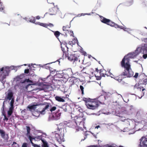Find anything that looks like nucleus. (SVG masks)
<instances>
[{
    "label": "nucleus",
    "mask_w": 147,
    "mask_h": 147,
    "mask_svg": "<svg viewBox=\"0 0 147 147\" xmlns=\"http://www.w3.org/2000/svg\"><path fill=\"white\" fill-rule=\"evenodd\" d=\"M125 56L121 62V65L122 67L125 68L124 72H123L119 76L115 77L113 78L119 82H121L122 80L125 78V76L127 77H130L134 75V72L131 71V66L129 63L130 59Z\"/></svg>",
    "instance_id": "1"
},
{
    "label": "nucleus",
    "mask_w": 147,
    "mask_h": 147,
    "mask_svg": "<svg viewBox=\"0 0 147 147\" xmlns=\"http://www.w3.org/2000/svg\"><path fill=\"white\" fill-rule=\"evenodd\" d=\"M140 52L143 54V57L144 59L147 58V43L144 44L140 47L137 48L134 52L129 53L125 56H127V57L130 59V58H134Z\"/></svg>",
    "instance_id": "2"
},
{
    "label": "nucleus",
    "mask_w": 147,
    "mask_h": 147,
    "mask_svg": "<svg viewBox=\"0 0 147 147\" xmlns=\"http://www.w3.org/2000/svg\"><path fill=\"white\" fill-rule=\"evenodd\" d=\"M83 100L88 109L94 110L98 108L101 102L96 99H93L89 98L83 97Z\"/></svg>",
    "instance_id": "3"
},
{
    "label": "nucleus",
    "mask_w": 147,
    "mask_h": 147,
    "mask_svg": "<svg viewBox=\"0 0 147 147\" xmlns=\"http://www.w3.org/2000/svg\"><path fill=\"white\" fill-rule=\"evenodd\" d=\"M56 109V107H52V105L50 103H47L45 106H42V107H41L38 109L37 111L40 114L44 115L45 113L46 110H50V111L52 112Z\"/></svg>",
    "instance_id": "4"
},
{
    "label": "nucleus",
    "mask_w": 147,
    "mask_h": 147,
    "mask_svg": "<svg viewBox=\"0 0 147 147\" xmlns=\"http://www.w3.org/2000/svg\"><path fill=\"white\" fill-rule=\"evenodd\" d=\"M134 89H136V93L140 98L144 96L146 90L142 86L141 84H136L134 86Z\"/></svg>",
    "instance_id": "5"
},
{
    "label": "nucleus",
    "mask_w": 147,
    "mask_h": 147,
    "mask_svg": "<svg viewBox=\"0 0 147 147\" xmlns=\"http://www.w3.org/2000/svg\"><path fill=\"white\" fill-rule=\"evenodd\" d=\"M9 69L7 68L2 67L0 69V78L2 80L5 79L7 76L9 75Z\"/></svg>",
    "instance_id": "6"
},
{
    "label": "nucleus",
    "mask_w": 147,
    "mask_h": 147,
    "mask_svg": "<svg viewBox=\"0 0 147 147\" xmlns=\"http://www.w3.org/2000/svg\"><path fill=\"white\" fill-rule=\"evenodd\" d=\"M67 126L69 127L72 128L76 130V131H79L80 130H82V127H78L77 125L73 119L69 122L67 124Z\"/></svg>",
    "instance_id": "7"
},
{
    "label": "nucleus",
    "mask_w": 147,
    "mask_h": 147,
    "mask_svg": "<svg viewBox=\"0 0 147 147\" xmlns=\"http://www.w3.org/2000/svg\"><path fill=\"white\" fill-rule=\"evenodd\" d=\"M14 109L13 108L10 107L9 110L7 111V116L6 113L5 112L3 111L2 112V115L4 117L3 120L4 121H7L8 120V118L11 116L13 112V111Z\"/></svg>",
    "instance_id": "8"
},
{
    "label": "nucleus",
    "mask_w": 147,
    "mask_h": 147,
    "mask_svg": "<svg viewBox=\"0 0 147 147\" xmlns=\"http://www.w3.org/2000/svg\"><path fill=\"white\" fill-rule=\"evenodd\" d=\"M26 130L27 131V133L26 134V136L28 137V138L29 139V140L31 144L33 145L34 144V143L32 142V140H33L35 139V138H34L33 136H31L30 134V131H31V128L29 126H26Z\"/></svg>",
    "instance_id": "9"
},
{
    "label": "nucleus",
    "mask_w": 147,
    "mask_h": 147,
    "mask_svg": "<svg viewBox=\"0 0 147 147\" xmlns=\"http://www.w3.org/2000/svg\"><path fill=\"white\" fill-rule=\"evenodd\" d=\"M71 27L70 24L69 23L68 24L63 26L62 27V29L64 32H62V35L65 37L67 36V34L69 33V28Z\"/></svg>",
    "instance_id": "10"
},
{
    "label": "nucleus",
    "mask_w": 147,
    "mask_h": 147,
    "mask_svg": "<svg viewBox=\"0 0 147 147\" xmlns=\"http://www.w3.org/2000/svg\"><path fill=\"white\" fill-rule=\"evenodd\" d=\"M59 9L57 7V6H55L54 5V7L49 9V12L47 13H45V15L48 14L50 15H55L58 11Z\"/></svg>",
    "instance_id": "11"
},
{
    "label": "nucleus",
    "mask_w": 147,
    "mask_h": 147,
    "mask_svg": "<svg viewBox=\"0 0 147 147\" xmlns=\"http://www.w3.org/2000/svg\"><path fill=\"white\" fill-rule=\"evenodd\" d=\"M83 118L82 117H78L77 116H75L73 119L75 122L76 123L77 125L78 124L80 125L81 123L83 125L84 122L83 121Z\"/></svg>",
    "instance_id": "12"
},
{
    "label": "nucleus",
    "mask_w": 147,
    "mask_h": 147,
    "mask_svg": "<svg viewBox=\"0 0 147 147\" xmlns=\"http://www.w3.org/2000/svg\"><path fill=\"white\" fill-rule=\"evenodd\" d=\"M140 145L144 147H147V138L142 137L140 140Z\"/></svg>",
    "instance_id": "13"
},
{
    "label": "nucleus",
    "mask_w": 147,
    "mask_h": 147,
    "mask_svg": "<svg viewBox=\"0 0 147 147\" xmlns=\"http://www.w3.org/2000/svg\"><path fill=\"white\" fill-rule=\"evenodd\" d=\"M79 57V56H77L75 54H71L68 57V59L71 61H74V62L78 60Z\"/></svg>",
    "instance_id": "14"
},
{
    "label": "nucleus",
    "mask_w": 147,
    "mask_h": 147,
    "mask_svg": "<svg viewBox=\"0 0 147 147\" xmlns=\"http://www.w3.org/2000/svg\"><path fill=\"white\" fill-rule=\"evenodd\" d=\"M13 92L11 90H9L6 97V100H10L13 98H14L13 97Z\"/></svg>",
    "instance_id": "15"
},
{
    "label": "nucleus",
    "mask_w": 147,
    "mask_h": 147,
    "mask_svg": "<svg viewBox=\"0 0 147 147\" xmlns=\"http://www.w3.org/2000/svg\"><path fill=\"white\" fill-rule=\"evenodd\" d=\"M106 71L105 69H101L100 72L99 74H100L101 77H105V75L107 76H108V74L106 73Z\"/></svg>",
    "instance_id": "16"
},
{
    "label": "nucleus",
    "mask_w": 147,
    "mask_h": 147,
    "mask_svg": "<svg viewBox=\"0 0 147 147\" xmlns=\"http://www.w3.org/2000/svg\"><path fill=\"white\" fill-rule=\"evenodd\" d=\"M100 20L101 21L105 24H107L110 21V20L107 19L102 16H100Z\"/></svg>",
    "instance_id": "17"
},
{
    "label": "nucleus",
    "mask_w": 147,
    "mask_h": 147,
    "mask_svg": "<svg viewBox=\"0 0 147 147\" xmlns=\"http://www.w3.org/2000/svg\"><path fill=\"white\" fill-rule=\"evenodd\" d=\"M53 32L55 36L58 39L59 41H60V40H59V37L60 34L62 36L63 35L62 34L63 33H60L58 31H53Z\"/></svg>",
    "instance_id": "18"
},
{
    "label": "nucleus",
    "mask_w": 147,
    "mask_h": 147,
    "mask_svg": "<svg viewBox=\"0 0 147 147\" xmlns=\"http://www.w3.org/2000/svg\"><path fill=\"white\" fill-rule=\"evenodd\" d=\"M36 105H28L27 108L29 109V111H32L35 110L36 107Z\"/></svg>",
    "instance_id": "19"
},
{
    "label": "nucleus",
    "mask_w": 147,
    "mask_h": 147,
    "mask_svg": "<svg viewBox=\"0 0 147 147\" xmlns=\"http://www.w3.org/2000/svg\"><path fill=\"white\" fill-rule=\"evenodd\" d=\"M64 74L62 71H59V72L57 73L56 74V76L59 78H62Z\"/></svg>",
    "instance_id": "20"
},
{
    "label": "nucleus",
    "mask_w": 147,
    "mask_h": 147,
    "mask_svg": "<svg viewBox=\"0 0 147 147\" xmlns=\"http://www.w3.org/2000/svg\"><path fill=\"white\" fill-rule=\"evenodd\" d=\"M24 77V74H20L19 76H18L16 78V80L17 81H20L21 79L23 78Z\"/></svg>",
    "instance_id": "21"
},
{
    "label": "nucleus",
    "mask_w": 147,
    "mask_h": 147,
    "mask_svg": "<svg viewBox=\"0 0 147 147\" xmlns=\"http://www.w3.org/2000/svg\"><path fill=\"white\" fill-rule=\"evenodd\" d=\"M55 98L56 100L59 102H63L65 101V100L60 96H56L55 97Z\"/></svg>",
    "instance_id": "22"
},
{
    "label": "nucleus",
    "mask_w": 147,
    "mask_h": 147,
    "mask_svg": "<svg viewBox=\"0 0 147 147\" xmlns=\"http://www.w3.org/2000/svg\"><path fill=\"white\" fill-rule=\"evenodd\" d=\"M59 116H57L55 115V114L52 115L51 117V119L52 120H57L59 119Z\"/></svg>",
    "instance_id": "23"
},
{
    "label": "nucleus",
    "mask_w": 147,
    "mask_h": 147,
    "mask_svg": "<svg viewBox=\"0 0 147 147\" xmlns=\"http://www.w3.org/2000/svg\"><path fill=\"white\" fill-rule=\"evenodd\" d=\"M139 82L141 83L140 84H141V85L142 84L146 85L147 83V78L145 79L143 78L142 80H140Z\"/></svg>",
    "instance_id": "24"
},
{
    "label": "nucleus",
    "mask_w": 147,
    "mask_h": 147,
    "mask_svg": "<svg viewBox=\"0 0 147 147\" xmlns=\"http://www.w3.org/2000/svg\"><path fill=\"white\" fill-rule=\"evenodd\" d=\"M28 21H29L30 22L33 23H35V19L34 17H33L31 16L28 19Z\"/></svg>",
    "instance_id": "25"
},
{
    "label": "nucleus",
    "mask_w": 147,
    "mask_h": 147,
    "mask_svg": "<svg viewBox=\"0 0 147 147\" xmlns=\"http://www.w3.org/2000/svg\"><path fill=\"white\" fill-rule=\"evenodd\" d=\"M95 76L96 78V79L98 80H100L101 79V76H100L99 73H94Z\"/></svg>",
    "instance_id": "26"
},
{
    "label": "nucleus",
    "mask_w": 147,
    "mask_h": 147,
    "mask_svg": "<svg viewBox=\"0 0 147 147\" xmlns=\"http://www.w3.org/2000/svg\"><path fill=\"white\" fill-rule=\"evenodd\" d=\"M36 24H38L41 26H43L45 27H47L48 26V24H44L42 23H40L39 22H37L35 23Z\"/></svg>",
    "instance_id": "27"
},
{
    "label": "nucleus",
    "mask_w": 147,
    "mask_h": 147,
    "mask_svg": "<svg viewBox=\"0 0 147 147\" xmlns=\"http://www.w3.org/2000/svg\"><path fill=\"white\" fill-rule=\"evenodd\" d=\"M134 2V0H131L128 1L126 3V6H129L132 5Z\"/></svg>",
    "instance_id": "28"
},
{
    "label": "nucleus",
    "mask_w": 147,
    "mask_h": 147,
    "mask_svg": "<svg viewBox=\"0 0 147 147\" xmlns=\"http://www.w3.org/2000/svg\"><path fill=\"white\" fill-rule=\"evenodd\" d=\"M14 98H13L11 99V101L10 102V107L14 108Z\"/></svg>",
    "instance_id": "29"
},
{
    "label": "nucleus",
    "mask_w": 147,
    "mask_h": 147,
    "mask_svg": "<svg viewBox=\"0 0 147 147\" xmlns=\"http://www.w3.org/2000/svg\"><path fill=\"white\" fill-rule=\"evenodd\" d=\"M125 114L123 112H121L120 113H117V115H116L120 117V118L122 117L125 116Z\"/></svg>",
    "instance_id": "30"
},
{
    "label": "nucleus",
    "mask_w": 147,
    "mask_h": 147,
    "mask_svg": "<svg viewBox=\"0 0 147 147\" xmlns=\"http://www.w3.org/2000/svg\"><path fill=\"white\" fill-rule=\"evenodd\" d=\"M55 137L58 140L59 139H61V137L60 135L58 133H55Z\"/></svg>",
    "instance_id": "31"
},
{
    "label": "nucleus",
    "mask_w": 147,
    "mask_h": 147,
    "mask_svg": "<svg viewBox=\"0 0 147 147\" xmlns=\"http://www.w3.org/2000/svg\"><path fill=\"white\" fill-rule=\"evenodd\" d=\"M129 110L131 111V113H132L135 111L136 110L133 106H131L129 108Z\"/></svg>",
    "instance_id": "32"
},
{
    "label": "nucleus",
    "mask_w": 147,
    "mask_h": 147,
    "mask_svg": "<svg viewBox=\"0 0 147 147\" xmlns=\"http://www.w3.org/2000/svg\"><path fill=\"white\" fill-rule=\"evenodd\" d=\"M68 49H67V51H66L64 53H63V55H65V58L67 57L68 59V57H69V53L68 52Z\"/></svg>",
    "instance_id": "33"
},
{
    "label": "nucleus",
    "mask_w": 147,
    "mask_h": 147,
    "mask_svg": "<svg viewBox=\"0 0 147 147\" xmlns=\"http://www.w3.org/2000/svg\"><path fill=\"white\" fill-rule=\"evenodd\" d=\"M48 3L50 4H53V5H55L54 1V0H47Z\"/></svg>",
    "instance_id": "34"
},
{
    "label": "nucleus",
    "mask_w": 147,
    "mask_h": 147,
    "mask_svg": "<svg viewBox=\"0 0 147 147\" xmlns=\"http://www.w3.org/2000/svg\"><path fill=\"white\" fill-rule=\"evenodd\" d=\"M62 42H61L60 41H59L60 42L61 45L62 44H63L64 45H65V47L67 48V49H68V47L67 46V43L65 42L64 41H63L62 40H61Z\"/></svg>",
    "instance_id": "35"
},
{
    "label": "nucleus",
    "mask_w": 147,
    "mask_h": 147,
    "mask_svg": "<svg viewBox=\"0 0 147 147\" xmlns=\"http://www.w3.org/2000/svg\"><path fill=\"white\" fill-rule=\"evenodd\" d=\"M115 23L112 22L110 20V21L107 24V25H110L112 26H114Z\"/></svg>",
    "instance_id": "36"
},
{
    "label": "nucleus",
    "mask_w": 147,
    "mask_h": 147,
    "mask_svg": "<svg viewBox=\"0 0 147 147\" xmlns=\"http://www.w3.org/2000/svg\"><path fill=\"white\" fill-rule=\"evenodd\" d=\"M115 23L112 22L110 20V21L107 24V25H110L112 26H114Z\"/></svg>",
    "instance_id": "37"
},
{
    "label": "nucleus",
    "mask_w": 147,
    "mask_h": 147,
    "mask_svg": "<svg viewBox=\"0 0 147 147\" xmlns=\"http://www.w3.org/2000/svg\"><path fill=\"white\" fill-rule=\"evenodd\" d=\"M80 88L82 91V95H84V88L83 87V86L80 85Z\"/></svg>",
    "instance_id": "38"
},
{
    "label": "nucleus",
    "mask_w": 147,
    "mask_h": 147,
    "mask_svg": "<svg viewBox=\"0 0 147 147\" xmlns=\"http://www.w3.org/2000/svg\"><path fill=\"white\" fill-rule=\"evenodd\" d=\"M108 72L109 73V74H108V76H110L111 78H113V76H114L113 75V74H112L110 72V70H108Z\"/></svg>",
    "instance_id": "39"
},
{
    "label": "nucleus",
    "mask_w": 147,
    "mask_h": 147,
    "mask_svg": "<svg viewBox=\"0 0 147 147\" xmlns=\"http://www.w3.org/2000/svg\"><path fill=\"white\" fill-rule=\"evenodd\" d=\"M126 119V118L125 116L122 117L120 118L119 119V120L122 121H124Z\"/></svg>",
    "instance_id": "40"
},
{
    "label": "nucleus",
    "mask_w": 147,
    "mask_h": 147,
    "mask_svg": "<svg viewBox=\"0 0 147 147\" xmlns=\"http://www.w3.org/2000/svg\"><path fill=\"white\" fill-rule=\"evenodd\" d=\"M42 147H48L47 144L46 142H43V144L42 145Z\"/></svg>",
    "instance_id": "41"
},
{
    "label": "nucleus",
    "mask_w": 147,
    "mask_h": 147,
    "mask_svg": "<svg viewBox=\"0 0 147 147\" xmlns=\"http://www.w3.org/2000/svg\"><path fill=\"white\" fill-rule=\"evenodd\" d=\"M86 68V67H84L83 69L81 71V72L83 73L87 74V71L85 70V69Z\"/></svg>",
    "instance_id": "42"
},
{
    "label": "nucleus",
    "mask_w": 147,
    "mask_h": 147,
    "mask_svg": "<svg viewBox=\"0 0 147 147\" xmlns=\"http://www.w3.org/2000/svg\"><path fill=\"white\" fill-rule=\"evenodd\" d=\"M28 144L26 143H24L23 144L22 147H27Z\"/></svg>",
    "instance_id": "43"
},
{
    "label": "nucleus",
    "mask_w": 147,
    "mask_h": 147,
    "mask_svg": "<svg viewBox=\"0 0 147 147\" xmlns=\"http://www.w3.org/2000/svg\"><path fill=\"white\" fill-rule=\"evenodd\" d=\"M1 7H0V11H2L3 10L4 7V6L2 5V4H1Z\"/></svg>",
    "instance_id": "44"
},
{
    "label": "nucleus",
    "mask_w": 147,
    "mask_h": 147,
    "mask_svg": "<svg viewBox=\"0 0 147 147\" xmlns=\"http://www.w3.org/2000/svg\"><path fill=\"white\" fill-rule=\"evenodd\" d=\"M71 71L70 69H69V70H67V71L66 74L68 75V76H69V74H71Z\"/></svg>",
    "instance_id": "45"
},
{
    "label": "nucleus",
    "mask_w": 147,
    "mask_h": 147,
    "mask_svg": "<svg viewBox=\"0 0 147 147\" xmlns=\"http://www.w3.org/2000/svg\"><path fill=\"white\" fill-rule=\"evenodd\" d=\"M15 144H17V145H18L17 143L16 142H13V144L12 145V147H17L16 146H15Z\"/></svg>",
    "instance_id": "46"
},
{
    "label": "nucleus",
    "mask_w": 147,
    "mask_h": 147,
    "mask_svg": "<svg viewBox=\"0 0 147 147\" xmlns=\"http://www.w3.org/2000/svg\"><path fill=\"white\" fill-rule=\"evenodd\" d=\"M100 70H98V68H95V71H94V73H100Z\"/></svg>",
    "instance_id": "47"
},
{
    "label": "nucleus",
    "mask_w": 147,
    "mask_h": 147,
    "mask_svg": "<svg viewBox=\"0 0 147 147\" xmlns=\"http://www.w3.org/2000/svg\"><path fill=\"white\" fill-rule=\"evenodd\" d=\"M35 138H36L38 139H39L40 140H41L42 138V137L41 136H36L35 137Z\"/></svg>",
    "instance_id": "48"
},
{
    "label": "nucleus",
    "mask_w": 147,
    "mask_h": 147,
    "mask_svg": "<svg viewBox=\"0 0 147 147\" xmlns=\"http://www.w3.org/2000/svg\"><path fill=\"white\" fill-rule=\"evenodd\" d=\"M50 73L51 74H54V73H53V72L54 73L55 72V70L54 69V70H51L50 69Z\"/></svg>",
    "instance_id": "49"
},
{
    "label": "nucleus",
    "mask_w": 147,
    "mask_h": 147,
    "mask_svg": "<svg viewBox=\"0 0 147 147\" xmlns=\"http://www.w3.org/2000/svg\"><path fill=\"white\" fill-rule=\"evenodd\" d=\"M113 27H115V28H118V27H119V26L115 23L114 24Z\"/></svg>",
    "instance_id": "50"
},
{
    "label": "nucleus",
    "mask_w": 147,
    "mask_h": 147,
    "mask_svg": "<svg viewBox=\"0 0 147 147\" xmlns=\"http://www.w3.org/2000/svg\"><path fill=\"white\" fill-rule=\"evenodd\" d=\"M55 114V115H56L57 116H59V115L60 117L61 115V113H59L58 112H57V113H56Z\"/></svg>",
    "instance_id": "51"
},
{
    "label": "nucleus",
    "mask_w": 147,
    "mask_h": 147,
    "mask_svg": "<svg viewBox=\"0 0 147 147\" xmlns=\"http://www.w3.org/2000/svg\"><path fill=\"white\" fill-rule=\"evenodd\" d=\"M138 73H136L135 74V75L134 76V77L135 78H138Z\"/></svg>",
    "instance_id": "52"
},
{
    "label": "nucleus",
    "mask_w": 147,
    "mask_h": 147,
    "mask_svg": "<svg viewBox=\"0 0 147 147\" xmlns=\"http://www.w3.org/2000/svg\"><path fill=\"white\" fill-rule=\"evenodd\" d=\"M29 70L28 69H25L24 70V73L25 74H28L29 72Z\"/></svg>",
    "instance_id": "53"
},
{
    "label": "nucleus",
    "mask_w": 147,
    "mask_h": 147,
    "mask_svg": "<svg viewBox=\"0 0 147 147\" xmlns=\"http://www.w3.org/2000/svg\"><path fill=\"white\" fill-rule=\"evenodd\" d=\"M32 145L34 147H40V146L39 145H38L37 144H34Z\"/></svg>",
    "instance_id": "54"
},
{
    "label": "nucleus",
    "mask_w": 147,
    "mask_h": 147,
    "mask_svg": "<svg viewBox=\"0 0 147 147\" xmlns=\"http://www.w3.org/2000/svg\"><path fill=\"white\" fill-rule=\"evenodd\" d=\"M69 45H71V46H72L73 45H74L75 44L74 43H73V42L72 41H71V42H69Z\"/></svg>",
    "instance_id": "55"
},
{
    "label": "nucleus",
    "mask_w": 147,
    "mask_h": 147,
    "mask_svg": "<svg viewBox=\"0 0 147 147\" xmlns=\"http://www.w3.org/2000/svg\"><path fill=\"white\" fill-rule=\"evenodd\" d=\"M70 36H74V33L73 31H70Z\"/></svg>",
    "instance_id": "56"
},
{
    "label": "nucleus",
    "mask_w": 147,
    "mask_h": 147,
    "mask_svg": "<svg viewBox=\"0 0 147 147\" xmlns=\"http://www.w3.org/2000/svg\"><path fill=\"white\" fill-rule=\"evenodd\" d=\"M61 49L63 53H64L66 51L65 50V48H64L62 46L61 47Z\"/></svg>",
    "instance_id": "57"
},
{
    "label": "nucleus",
    "mask_w": 147,
    "mask_h": 147,
    "mask_svg": "<svg viewBox=\"0 0 147 147\" xmlns=\"http://www.w3.org/2000/svg\"><path fill=\"white\" fill-rule=\"evenodd\" d=\"M50 26L51 27H53V25L51 23H49L48 24V26Z\"/></svg>",
    "instance_id": "58"
},
{
    "label": "nucleus",
    "mask_w": 147,
    "mask_h": 147,
    "mask_svg": "<svg viewBox=\"0 0 147 147\" xmlns=\"http://www.w3.org/2000/svg\"><path fill=\"white\" fill-rule=\"evenodd\" d=\"M30 81V80L29 79H27L26 80H25V81H23V82H22V83H24V82H25V81H26V82H29Z\"/></svg>",
    "instance_id": "59"
},
{
    "label": "nucleus",
    "mask_w": 147,
    "mask_h": 147,
    "mask_svg": "<svg viewBox=\"0 0 147 147\" xmlns=\"http://www.w3.org/2000/svg\"><path fill=\"white\" fill-rule=\"evenodd\" d=\"M36 18L37 19L39 20L40 19V17L39 16H37L36 17Z\"/></svg>",
    "instance_id": "60"
},
{
    "label": "nucleus",
    "mask_w": 147,
    "mask_h": 147,
    "mask_svg": "<svg viewBox=\"0 0 147 147\" xmlns=\"http://www.w3.org/2000/svg\"><path fill=\"white\" fill-rule=\"evenodd\" d=\"M119 27H118V28H120L121 29H123V27L121 26H119Z\"/></svg>",
    "instance_id": "61"
},
{
    "label": "nucleus",
    "mask_w": 147,
    "mask_h": 147,
    "mask_svg": "<svg viewBox=\"0 0 147 147\" xmlns=\"http://www.w3.org/2000/svg\"><path fill=\"white\" fill-rule=\"evenodd\" d=\"M92 147H98L97 145H91Z\"/></svg>",
    "instance_id": "62"
},
{
    "label": "nucleus",
    "mask_w": 147,
    "mask_h": 147,
    "mask_svg": "<svg viewBox=\"0 0 147 147\" xmlns=\"http://www.w3.org/2000/svg\"><path fill=\"white\" fill-rule=\"evenodd\" d=\"M100 127L99 126V125H98V126H96V127H95V128H97V129H98L99 127Z\"/></svg>",
    "instance_id": "63"
},
{
    "label": "nucleus",
    "mask_w": 147,
    "mask_h": 147,
    "mask_svg": "<svg viewBox=\"0 0 147 147\" xmlns=\"http://www.w3.org/2000/svg\"><path fill=\"white\" fill-rule=\"evenodd\" d=\"M83 53L84 55L86 54V52L85 51H84Z\"/></svg>",
    "instance_id": "64"
}]
</instances>
